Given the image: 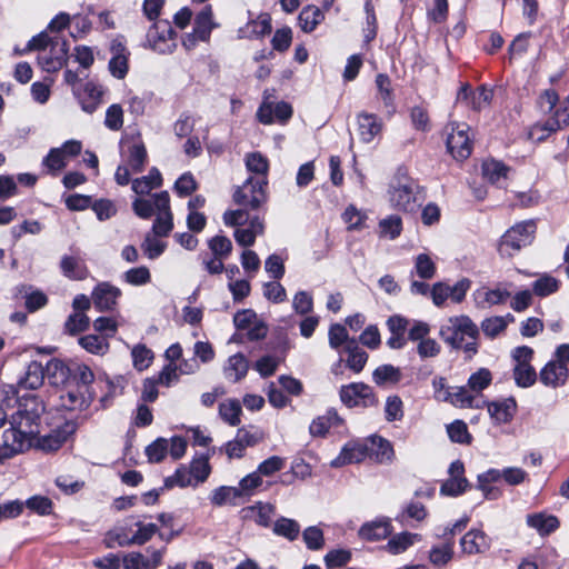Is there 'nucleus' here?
<instances>
[{
  "mask_svg": "<svg viewBox=\"0 0 569 569\" xmlns=\"http://www.w3.org/2000/svg\"><path fill=\"white\" fill-rule=\"evenodd\" d=\"M212 16V7L207 4L194 18L193 31L203 42L210 39L211 31L218 27V24L213 22Z\"/></svg>",
  "mask_w": 569,
  "mask_h": 569,
  "instance_id": "24",
  "label": "nucleus"
},
{
  "mask_svg": "<svg viewBox=\"0 0 569 569\" xmlns=\"http://www.w3.org/2000/svg\"><path fill=\"white\" fill-rule=\"evenodd\" d=\"M169 442L164 438H158L146 448V455L151 462H160L164 459Z\"/></svg>",
  "mask_w": 569,
  "mask_h": 569,
  "instance_id": "64",
  "label": "nucleus"
},
{
  "mask_svg": "<svg viewBox=\"0 0 569 569\" xmlns=\"http://www.w3.org/2000/svg\"><path fill=\"white\" fill-rule=\"evenodd\" d=\"M246 517L256 513L254 521L261 527H269L271 518L274 515V507L271 503L257 502L253 506L247 507L242 510Z\"/></svg>",
  "mask_w": 569,
  "mask_h": 569,
  "instance_id": "38",
  "label": "nucleus"
},
{
  "mask_svg": "<svg viewBox=\"0 0 569 569\" xmlns=\"http://www.w3.org/2000/svg\"><path fill=\"white\" fill-rule=\"evenodd\" d=\"M249 370V361L243 353L238 352L228 358L223 368L226 379L231 382H239L242 380Z\"/></svg>",
  "mask_w": 569,
  "mask_h": 569,
  "instance_id": "22",
  "label": "nucleus"
},
{
  "mask_svg": "<svg viewBox=\"0 0 569 569\" xmlns=\"http://www.w3.org/2000/svg\"><path fill=\"white\" fill-rule=\"evenodd\" d=\"M325 19L322 10L316 6L305 7L299 16L298 22L303 32H312Z\"/></svg>",
  "mask_w": 569,
  "mask_h": 569,
  "instance_id": "29",
  "label": "nucleus"
},
{
  "mask_svg": "<svg viewBox=\"0 0 569 569\" xmlns=\"http://www.w3.org/2000/svg\"><path fill=\"white\" fill-rule=\"evenodd\" d=\"M44 368L38 361H31L24 371V375L18 380L20 389L36 390L43 383Z\"/></svg>",
  "mask_w": 569,
  "mask_h": 569,
  "instance_id": "23",
  "label": "nucleus"
},
{
  "mask_svg": "<svg viewBox=\"0 0 569 569\" xmlns=\"http://www.w3.org/2000/svg\"><path fill=\"white\" fill-rule=\"evenodd\" d=\"M469 126L450 122L446 127V146L449 153L457 160H465L471 154V140L468 136Z\"/></svg>",
  "mask_w": 569,
  "mask_h": 569,
  "instance_id": "7",
  "label": "nucleus"
},
{
  "mask_svg": "<svg viewBox=\"0 0 569 569\" xmlns=\"http://www.w3.org/2000/svg\"><path fill=\"white\" fill-rule=\"evenodd\" d=\"M74 431V425L67 422L63 432L57 431L41 437L38 440V447L46 452H54L66 442L68 435Z\"/></svg>",
  "mask_w": 569,
  "mask_h": 569,
  "instance_id": "28",
  "label": "nucleus"
},
{
  "mask_svg": "<svg viewBox=\"0 0 569 569\" xmlns=\"http://www.w3.org/2000/svg\"><path fill=\"white\" fill-rule=\"evenodd\" d=\"M403 417V403L399 396H389L385 406V418L387 421L392 422L401 420Z\"/></svg>",
  "mask_w": 569,
  "mask_h": 569,
  "instance_id": "61",
  "label": "nucleus"
},
{
  "mask_svg": "<svg viewBox=\"0 0 569 569\" xmlns=\"http://www.w3.org/2000/svg\"><path fill=\"white\" fill-rule=\"evenodd\" d=\"M509 168L500 161L489 160L482 164L483 177L491 183L498 184L507 178Z\"/></svg>",
  "mask_w": 569,
  "mask_h": 569,
  "instance_id": "41",
  "label": "nucleus"
},
{
  "mask_svg": "<svg viewBox=\"0 0 569 569\" xmlns=\"http://www.w3.org/2000/svg\"><path fill=\"white\" fill-rule=\"evenodd\" d=\"M111 59L109 71L117 79H123L129 69L130 52L126 46V38L121 34L112 39L110 44Z\"/></svg>",
  "mask_w": 569,
  "mask_h": 569,
  "instance_id": "10",
  "label": "nucleus"
},
{
  "mask_svg": "<svg viewBox=\"0 0 569 569\" xmlns=\"http://www.w3.org/2000/svg\"><path fill=\"white\" fill-rule=\"evenodd\" d=\"M241 413V405L237 399H227L226 401L219 403V416L229 426L237 427L240 425Z\"/></svg>",
  "mask_w": 569,
  "mask_h": 569,
  "instance_id": "33",
  "label": "nucleus"
},
{
  "mask_svg": "<svg viewBox=\"0 0 569 569\" xmlns=\"http://www.w3.org/2000/svg\"><path fill=\"white\" fill-rule=\"evenodd\" d=\"M538 375L531 365H515L513 379L518 387L529 388L533 386L538 379Z\"/></svg>",
  "mask_w": 569,
  "mask_h": 569,
  "instance_id": "42",
  "label": "nucleus"
},
{
  "mask_svg": "<svg viewBox=\"0 0 569 569\" xmlns=\"http://www.w3.org/2000/svg\"><path fill=\"white\" fill-rule=\"evenodd\" d=\"M569 378V370L552 358L539 372V380L546 387L557 389L566 385Z\"/></svg>",
  "mask_w": 569,
  "mask_h": 569,
  "instance_id": "15",
  "label": "nucleus"
},
{
  "mask_svg": "<svg viewBox=\"0 0 569 569\" xmlns=\"http://www.w3.org/2000/svg\"><path fill=\"white\" fill-rule=\"evenodd\" d=\"M272 531L277 536L283 537L289 541H293L300 533V525L293 519L280 517L273 523Z\"/></svg>",
  "mask_w": 569,
  "mask_h": 569,
  "instance_id": "39",
  "label": "nucleus"
},
{
  "mask_svg": "<svg viewBox=\"0 0 569 569\" xmlns=\"http://www.w3.org/2000/svg\"><path fill=\"white\" fill-rule=\"evenodd\" d=\"M238 487L220 486L210 493V503L214 507H223L226 505L239 506L244 502Z\"/></svg>",
  "mask_w": 569,
  "mask_h": 569,
  "instance_id": "21",
  "label": "nucleus"
},
{
  "mask_svg": "<svg viewBox=\"0 0 569 569\" xmlns=\"http://www.w3.org/2000/svg\"><path fill=\"white\" fill-rule=\"evenodd\" d=\"M470 286L471 281L467 278H462L452 287L445 282H436L430 292L432 301L437 307H441L448 298L459 303L465 299Z\"/></svg>",
  "mask_w": 569,
  "mask_h": 569,
  "instance_id": "9",
  "label": "nucleus"
},
{
  "mask_svg": "<svg viewBox=\"0 0 569 569\" xmlns=\"http://www.w3.org/2000/svg\"><path fill=\"white\" fill-rule=\"evenodd\" d=\"M147 150L143 142H136L128 148L127 166L133 173L143 171L147 162Z\"/></svg>",
  "mask_w": 569,
  "mask_h": 569,
  "instance_id": "34",
  "label": "nucleus"
},
{
  "mask_svg": "<svg viewBox=\"0 0 569 569\" xmlns=\"http://www.w3.org/2000/svg\"><path fill=\"white\" fill-rule=\"evenodd\" d=\"M44 373L52 379V383L59 385L67 381L70 375L69 367L59 359H51L47 362Z\"/></svg>",
  "mask_w": 569,
  "mask_h": 569,
  "instance_id": "43",
  "label": "nucleus"
},
{
  "mask_svg": "<svg viewBox=\"0 0 569 569\" xmlns=\"http://www.w3.org/2000/svg\"><path fill=\"white\" fill-rule=\"evenodd\" d=\"M536 224L533 221L517 223L507 230L500 239L498 251L501 257H513L522 248L531 244L535 238Z\"/></svg>",
  "mask_w": 569,
  "mask_h": 569,
  "instance_id": "4",
  "label": "nucleus"
},
{
  "mask_svg": "<svg viewBox=\"0 0 569 569\" xmlns=\"http://www.w3.org/2000/svg\"><path fill=\"white\" fill-rule=\"evenodd\" d=\"M292 308L296 313L306 316L313 310V298L307 291H298L292 299Z\"/></svg>",
  "mask_w": 569,
  "mask_h": 569,
  "instance_id": "62",
  "label": "nucleus"
},
{
  "mask_svg": "<svg viewBox=\"0 0 569 569\" xmlns=\"http://www.w3.org/2000/svg\"><path fill=\"white\" fill-rule=\"evenodd\" d=\"M380 232L382 236L396 239L402 231V220L397 214H391L379 222Z\"/></svg>",
  "mask_w": 569,
  "mask_h": 569,
  "instance_id": "58",
  "label": "nucleus"
},
{
  "mask_svg": "<svg viewBox=\"0 0 569 569\" xmlns=\"http://www.w3.org/2000/svg\"><path fill=\"white\" fill-rule=\"evenodd\" d=\"M369 445V456H373L378 462L391 461L393 448L387 439L380 436L367 438Z\"/></svg>",
  "mask_w": 569,
  "mask_h": 569,
  "instance_id": "30",
  "label": "nucleus"
},
{
  "mask_svg": "<svg viewBox=\"0 0 569 569\" xmlns=\"http://www.w3.org/2000/svg\"><path fill=\"white\" fill-rule=\"evenodd\" d=\"M120 296L121 290L118 287L109 282H100L92 291V301L99 311H109L117 306Z\"/></svg>",
  "mask_w": 569,
  "mask_h": 569,
  "instance_id": "16",
  "label": "nucleus"
},
{
  "mask_svg": "<svg viewBox=\"0 0 569 569\" xmlns=\"http://www.w3.org/2000/svg\"><path fill=\"white\" fill-rule=\"evenodd\" d=\"M357 126L360 140L363 143H370L380 136L383 122L377 114L361 111L357 114Z\"/></svg>",
  "mask_w": 569,
  "mask_h": 569,
  "instance_id": "14",
  "label": "nucleus"
},
{
  "mask_svg": "<svg viewBox=\"0 0 569 569\" xmlns=\"http://www.w3.org/2000/svg\"><path fill=\"white\" fill-rule=\"evenodd\" d=\"M345 350L349 353L347 359V367L355 373L361 372L367 363L368 353L358 346L356 339L348 341Z\"/></svg>",
  "mask_w": 569,
  "mask_h": 569,
  "instance_id": "31",
  "label": "nucleus"
},
{
  "mask_svg": "<svg viewBox=\"0 0 569 569\" xmlns=\"http://www.w3.org/2000/svg\"><path fill=\"white\" fill-rule=\"evenodd\" d=\"M162 184V177L160 171L153 167L150 169L149 174L132 180V190L137 194H148L152 189Z\"/></svg>",
  "mask_w": 569,
  "mask_h": 569,
  "instance_id": "32",
  "label": "nucleus"
},
{
  "mask_svg": "<svg viewBox=\"0 0 569 569\" xmlns=\"http://www.w3.org/2000/svg\"><path fill=\"white\" fill-rule=\"evenodd\" d=\"M401 379V371L392 365H381L372 372V380L377 386L398 383Z\"/></svg>",
  "mask_w": 569,
  "mask_h": 569,
  "instance_id": "36",
  "label": "nucleus"
},
{
  "mask_svg": "<svg viewBox=\"0 0 569 569\" xmlns=\"http://www.w3.org/2000/svg\"><path fill=\"white\" fill-rule=\"evenodd\" d=\"M131 356L133 367L139 371L147 369L153 359V352L146 345L141 343L132 348Z\"/></svg>",
  "mask_w": 569,
  "mask_h": 569,
  "instance_id": "52",
  "label": "nucleus"
},
{
  "mask_svg": "<svg viewBox=\"0 0 569 569\" xmlns=\"http://www.w3.org/2000/svg\"><path fill=\"white\" fill-rule=\"evenodd\" d=\"M392 528L388 519L367 522L361 526L359 536L368 541H378L391 535Z\"/></svg>",
  "mask_w": 569,
  "mask_h": 569,
  "instance_id": "25",
  "label": "nucleus"
},
{
  "mask_svg": "<svg viewBox=\"0 0 569 569\" xmlns=\"http://www.w3.org/2000/svg\"><path fill=\"white\" fill-rule=\"evenodd\" d=\"M60 400L61 407L66 410L82 411L90 406L92 397L82 388L69 387L61 393Z\"/></svg>",
  "mask_w": 569,
  "mask_h": 569,
  "instance_id": "17",
  "label": "nucleus"
},
{
  "mask_svg": "<svg viewBox=\"0 0 569 569\" xmlns=\"http://www.w3.org/2000/svg\"><path fill=\"white\" fill-rule=\"evenodd\" d=\"M492 381V375L489 369L480 368L473 372L468 379V387L473 392H481L490 386Z\"/></svg>",
  "mask_w": 569,
  "mask_h": 569,
  "instance_id": "53",
  "label": "nucleus"
},
{
  "mask_svg": "<svg viewBox=\"0 0 569 569\" xmlns=\"http://www.w3.org/2000/svg\"><path fill=\"white\" fill-rule=\"evenodd\" d=\"M43 405L36 398L27 399L19 406L8 421L9 427L0 437V462L14 457L32 446L36 436L39 435Z\"/></svg>",
  "mask_w": 569,
  "mask_h": 569,
  "instance_id": "1",
  "label": "nucleus"
},
{
  "mask_svg": "<svg viewBox=\"0 0 569 569\" xmlns=\"http://www.w3.org/2000/svg\"><path fill=\"white\" fill-rule=\"evenodd\" d=\"M527 523L542 535L550 533L559 527L557 517L545 516L543 513L529 515L527 517Z\"/></svg>",
  "mask_w": 569,
  "mask_h": 569,
  "instance_id": "40",
  "label": "nucleus"
},
{
  "mask_svg": "<svg viewBox=\"0 0 569 569\" xmlns=\"http://www.w3.org/2000/svg\"><path fill=\"white\" fill-rule=\"evenodd\" d=\"M122 279L131 286H143L150 282L151 273L147 267L141 266L127 270L122 274Z\"/></svg>",
  "mask_w": 569,
  "mask_h": 569,
  "instance_id": "56",
  "label": "nucleus"
},
{
  "mask_svg": "<svg viewBox=\"0 0 569 569\" xmlns=\"http://www.w3.org/2000/svg\"><path fill=\"white\" fill-rule=\"evenodd\" d=\"M369 456L368 440L359 441L351 440L347 442L338 457H336L330 466L333 468H340L346 465L358 463L363 461Z\"/></svg>",
  "mask_w": 569,
  "mask_h": 569,
  "instance_id": "12",
  "label": "nucleus"
},
{
  "mask_svg": "<svg viewBox=\"0 0 569 569\" xmlns=\"http://www.w3.org/2000/svg\"><path fill=\"white\" fill-rule=\"evenodd\" d=\"M189 470L194 479V485L204 482L211 472L209 458L207 456L194 458L190 463Z\"/></svg>",
  "mask_w": 569,
  "mask_h": 569,
  "instance_id": "49",
  "label": "nucleus"
},
{
  "mask_svg": "<svg viewBox=\"0 0 569 569\" xmlns=\"http://www.w3.org/2000/svg\"><path fill=\"white\" fill-rule=\"evenodd\" d=\"M339 395L342 403L348 408H368L378 405V398L372 388L363 382H352L348 386H342Z\"/></svg>",
  "mask_w": 569,
  "mask_h": 569,
  "instance_id": "8",
  "label": "nucleus"
},
{
  "mask_svg": "<svg viewBox=\"0 0 569 569\" xmlns=\"http://www.w3.org/2000/svg\"><path fill=\"white\" fill-rule=\"evenodd\" d=\"M103 543L109 549L132 546L131 536H129L126 528L122 527L108 531L104 536Z\"/></svg>",
  "mask_w": 569,
  "mask_h": 569,
  "instance_id": "48",
  "label": "nucleus"
},
{
  "mask_svg": "<svg viewBox=\"0 0 569 569\" xmlns=\"http://www.w3.org/2000/svg\"><path fill=\"white\" fill-rule=\"evenodd\" d=\"M90 326V319L86 313L72 312L64 322V333L76 336L86 331Z\"/></svg>",
  "mask_w": 569,
  "mask_h": 569,
  "instance_id": "45",
  "label": "nucleus"
},
{
  "mask_svg": "<svg viewBox=\"0 0 569 569\" xmlns=\"http://www.w3.org/2000/svg\"><path fill=\"white\" fill-rule=\"evenodd\" d=\"M193 477L187 467H179L176 472L164 480L166 488L196 486Z\"/></svg>",
  "mask_w": 569,
  "mask_h": 569,
  "instance_id": "55",
  "label": "nucleus"
},
{
  "mask_svg": "<svg viewBox=\"0 0 569 569\" xmlns=\"http://www.w3.org/2000/svg\"><path fill=\"white\" fill-rule=\"evenodd\" d=\"M68 60V42L67 40L56 39L51 43L49 51L38 54V63L42 70L51 73L60 70Z\"/></svg>",
  "mask_w": 569,
  "mask_h": 569,
  "instance_id": "11",
  "label": "nucleus"
},
{
  "mask_svg": "<svg viewBox=\"0 0 569 569\" xmlns=\"http://www.w3.org/2000/svg\"><path fill=\"white\" fill-rule=\"evenodd\" d=\"M42 166L48 172L56 174L67 166V160L58 148L50 149L49 153L43 158Z\"/></svg>",
  "mask_w": 569,
  "mask_h": 569,
  "instance_id": "59",
  "label": "nucleus"
},
{
  "mask_svg": "<svg viewBox=\"0 0 569 569\" xmlns=\"http://www.w3.org/2000/svg\"><path fill=\"white\" fill-rule=\"evenodd\" d=\"M488 412L496 423H507L512 420L517 409V402L513 398H507L501 401H491L487 403Z\"/></svg>",
  "mask_w": 569,
  "mask_h": 569,
  "instance_id": "20",
  "label": "nucleus"
},
{
  "mask_svg": "<svg viewBox=\"0 0 569 569\" xmlns=\"http://www.w3.org/2000/svg\"><path fill=\"white\" fill-rule=\"evenodd\" d=\"M267 184L268 181L264 178L249 177L234 191L233 201L240 207L258 210L267 201Z\"/></svg>",
  "mask_w": 569,
  "mask_h": 569,
  "instance_id": "5",
  "label": "nucleus"
},
{
  "mask_svg": "<svg viewBox=\"0 0 569 569\" xmlns=\"http://www.w3.org/2000/svg\"><path fill=\"white\" fill-rule=\"evenodd\" d=\"M421 539L420 535L411 532H401L395 535L387 543V550L392 555H399L406 551L415 541Z\"/></svg>",
  "mask_w": 569,
  "mask_h": 569,
  "instance_id": "37",
  "label": "nucleus"
},
{
  "mask_svg": "<svg viewBox=\"0 0 569 569\" xmlns=\"http://www.w3.org/2000/svg\"><path fill=\"white\" fill-rule=\"evenodd\" d=\"M461 549L467 555L483 553L490 548V539L481 530H470L460 540Z\"/></svg>",
  "mask_w": 569,
  "mask_h": 569,
  "instance_id": "18",
  "label": "nucleus"
},
{
  "mask_svg": "<svg viewBox=\"0 0 569 569\" xmlns=\"http://www.w3.org/2000/svg\"><path fill=\"white\" fill-rule=\"evenodd\" d=\"M79 345L92 355L103 356L109 351L110 345L106 337L98 335H86L79 338Z\"/></svg>",
  "mask_w": 569,
  "mask_h": 569,
  "instance_id": "35",
  "label": "nucleus"
},
{
  "mask_svg": "<svg viewBox=\"0 0 569 569\" xmlns=\"http://www.w3.org/2000/svg\"><path fill=\"white\" fill-rule=\"evenodd\" d=\"M453 557V543L446 542L433 547L429 552L430 562L438 568L446 566Z\"/></svg>",
  "mask_w": 569,
  "mask_h": 569,
  "instance_id": "46",
  "label": "nucleus"
},
{
  "mask_svg": "<svg viewBox=\"0 0 569 569\" xmlns=\"http://www.w3.org/2000/svg\"><path fill=\"white\" fill-rule=\"evenodd\" d=\"M271 29V16L268 12H262L256 19L249 20L246 27L239 29V37L261 38L269 34Z\"/></svg>",
  "mask_w": 569,
  "mask_h": 569,
  "instance_id": "19",
  "label": "nucleus"
},
{
  "mask_svg": "<svg viewBox=\"0 0 569 569\" xmlns=\"http://www.w3.org/2000/svg\"><path fill=\"white\" fill-rule=\"evenodd\" d=\"M246 167L247 169L258 174L257 178H266V174L269 169L268 159L263 157L260 152H251L246 156Z\"/></svg>",
  "mask_w": 569,
  "mask_h": 569,
  "instance_id": "47",
  "label": "nucleus"
},
{
  "mask_svg": "<svg viewBox=\"0 0 569 569\" xmlns=\"http://www.w3.org/2000/svg\"><path fill=\"white\" fill-rule=\"evenodd\" d=\"M507 326L508 322L503 317L493 316L482 320L481 330L486 337L495 339L507 329Z\"/></svg>",
  "mask_w": 569,
  "mask_h": 569,
  "instance_id": "51",
  "label": "nucleus"
},
{
  "mask_svg": "<svg viewBox=\"0 0 569 569\" xmlns=\"http://www.w3.org/2000/svg\"><path fill=\"white\" fill-rule=\"evenodd\" d=\"M447 432L452 442L470 443L471 436L468 432V427L462 420H456L447 426Z\"/></svg>",
  "mask_w": 569,
  "mask_h": 569,
  "instance_id": "57",
  "label": "nucleus"
},
{
  "mask_svg": "<svg viewBox=\"0 0 569 569\" xmlns=\"http://www.w3.org/2000/svg\"><path fill=\"white\" fill-rule=\"evenodd\" d=\"M559 284L560 282L558 279L545 273L532 283V292L536 296L543 298L557 292Z\"/></svg>",
  "mask_w": 569,
  "mask_h": 569,
  "instance_id": "44",
  "label": "nucleus"
},
{
  "mask_svg": "<svg viewBox=\"0 0 569 569\" xmlns=\"http://www.w3.org/2000/svg\"><path fill=\"white\" fill-rule=\"evenodd\" d=\"M436 264L431 258L426 253H420L415 260V271L421 279L429 280L436 274Z\"/></svg>",
  "mask_w": 569,
  "mask_h": 569,
  "instance_id": "54",
  "label": "nucleus"
},
{
  "mask_svg": "<svg viewBox=\"0 0 569 569\" xmlns=\"http://www.w3.org/2000/svg\"><path fill=\"white\" fill-rule=\"evenodd\" d=\"M60 269L64 277L72 280H83L88 276L84 261L74 256H63L60 261Z\"/></svg>",
  "mask_w": 569,
  "mask_h": 569,
  "instance_id": "27",
  "label": "nucleus"
},
{
  "mask_svg": "<svg viewBox=\"0 0 569 569\" xmlns=\"http://www.w3.org/2000/svg\"><path fill=\"white\" fill-rule=\"evenodd\" d=\"M449 322L440 328V337L452 349H461L466 360H471L478 353V326L468 316L451 317Z\"/></svg>",
  "mask_w": 569,
  "mask_h": 569,
  "instance_id": "2",
  "label": "nucleus"
},
{
  "mask_svg": "<svg viewBox=\"0 0 569 569\" xmlns=\"http://www.w3.org/2000/svg\"><path fill=\"white\" fill-rule=\"evenodd\" d=\"M213 256L220 259H226L232 250V243L229 238L224 236H216L208 242Z\"/></svg>",
  "mask_w": 569,
  "mask_h": 569,
  "instance_id": "63",
  "label": "nucleus"
},
{
  "mask_svg": "<svg viewBox=\"0 0 569 569\" xmlns=\"http://www.w3.org/2000/svg\"><path fill=\"white\" fill-rule=\"evenodd\" d=\"M136 526L138 527V530L131 536L132 546H142L158 533V526L154 523H143L138 521Z\"/></svg>",
  "mask_w": 569,
  "mask_h": 569,
  "instance_id": "60",
  "label": "nucleus"
},
{
  "mask_svg": "<svg viewBox=\"0 0 569 569\" xmlns=\"http://www.w3.org/2000/svg\"><path fill=\"white\" fill-rule=\"evenodd\" d=\"M157 237L153 233H147L141 243L143 253L151 260L159 258L167 247L166 242L158 240Z\"/></svg>",
  "mask_w": 569,
  "mask_h": 569,
  "instance_id": "50",
  "label": "nucleus"
},
{
  "mask_svg": "<svg viewBox=\"0 0 569 569\" xmlns=\"http://www.w3.org/2000/svg\"><path fill=\"white\" fill-rule=\"evenodd\" d=\"M147 552L150 553V557L137 551L124 555L122 559L123 569H156L162 563L166 548L153 549L149 547Z\"/></svg>",
  "mask_w": 569,
  "mask_h": 569,
  "instance_id": "13",
  "label": "nucleus"
},
{
  "mask_svg": "<svg viewBox=\"0 0 569 569\" xmlns=\"http://www.w3.org/2000/svg\"><path fill=\"white\" fill-rule=\"evenodd\" d=\"M389 201L392 208L413 212L421 201L420 187L410 178H400L390 184Z\"/></svg>",
  "mask_w": 569,
  "mask_h": 569,
  "instance_id": "3",
  "label": "nucleus"
},
{
  "mask_svg": "<svg viewBox=\"0 0 569 569\" xmlns=\"http://www.w3.org/2000/svg\"><path fill=\"white\" fill-rule=\"evenodd\" d=\"M563 128L561 118L556 112L555 116L543 123L533 124L528 132V138L535 142L545 141L551 133Z\"/></svg>",
  "mask_w": 569,
  "mask_h": 569,
  "instance_id": "26",
  "label": "nucleus"
},
{
  "mask_svg": "<svg viewBox=\"0 0 569 569\" xmlns=\"http://www.w3.org/2000/svg\"><path fill=\"white\" fill-rule=\"evenodd\" d=\"M177 36L169 20H158L150 26L146 38L153 51L169 54L177 48Z\"/></svg>",
  "mask_w": 569,
  "mask_h": 569,
  "instance_id": "6",
  "label": "nucleus"
}]
</instances>
